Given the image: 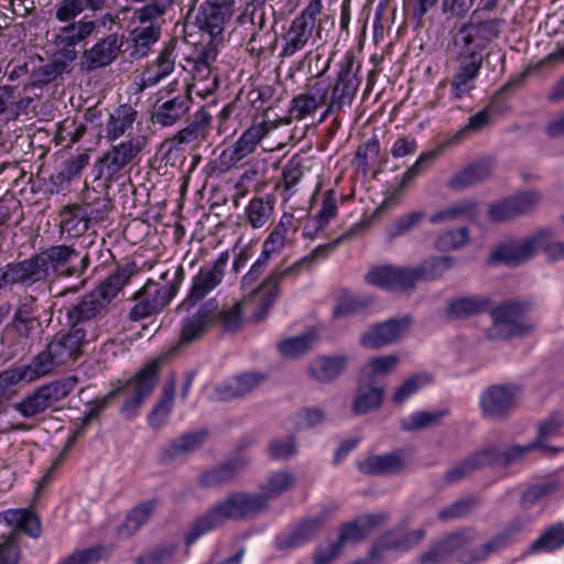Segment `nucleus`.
Instances as JSON below:
<instances>
[{"label": "nucleus", "instance_id": "nucleus-21", "mask_svg": "<svg viewBox=\"0 0 564 564\" xmlns=\"http://www.w3.org/2000/svg\"><path fill=\"white\" fill-rule=\"evenodd\" d=\"M141 150L142 142L139 139H129L112 145L96 162V178H104L107 182L117 180L118 174L133 161Z\"/></svg>", "mask_w": 564, "mask_h": 564}, {"label": "nucleus", "instance_id": "nucleus-20", "mask_svg": "<svg viewBox=\"0 0 564 564\" xmlns=\"http://www.w3.org/2000/svg\"><path fill=\"white\" fill-rule=\"evenodd\" d=\"M261 283L257 288L250 290L249 294L241 301L236 302L234 305L228 307H219L217 302V316L215 317L214 324H219L225 332L235 333L241 328L242 325V310L251 311V318L254 322L263 321L272 307H268L263 315L258 314L262 310V292L260 291Z\"/></svg>", "mask_w": 564, "mask_h": 564}, {"label": "nucleus", "instance_id": "nucleus-3", "mask_svg": "<svg viewBox=\"0 0 564 564\" xmlns=\"http://www.w3.org/2000/svg\"><path fill=\"white\" fill-rule=\"evenodd\" d=\"M161 365V358L150 361L124 383L118 386L104 397L87 403L88 411L86 414L93 420H96L117 394L124 392L127 393V398L120 408V414L127 420L134 417L139 408L154 391L158 384Z\"/></svg>", "mask_w": 564, "mask_h": 564}, {"label": "nucleus", "instance_id": "nucleus-23", "mask_svg": "<svg viewBox=\"0 0 564 564\" xmlns=\"http://www.w3.org/2000/svg\"><path fill=\"white\" fill-rule=\"evenodd\" d=\"M124 36L110 33L99 39L93 46L85 50L80 57L79 68L84 73H93L111 65L122 52Z\"/></svg>", "mask_w": 564, "mask_h": 564}, {"label": "nucleus", "instance_id": "nucleus-36", "mask_svg": "<svg viewBox=\"0 0 564 564\" xmlns=\"http://www.w3.org/2000/svg\"><path fill=\"white\" fill-rule=\"evenodd\" d=\"M61 58L54 57L45 65L39 66L31 72V85L43 87L62 76L67 72L69 63L74 62L77 57L76 46H61Z\"/></svg>", "mask_w": 564, "mask_h": 564}, {"label": "nucleus", "instance_id": "nucleus-42", "mask_svg": "<svg viewBox=\"0 0 564 564\" xmlns=\"http://www.w3.org/2000/svg\"><path fill=\"white\" fill-rule=\"evenodd\" d=\"M437 156V150H432L422 153L415 163L409 167L397 185H391L387 191V197L384 198L381 207H388L395 204L399 195L410 185V183L421 175L426 166L431 164Z\"/></svg>", "mask_w": 564, "mask_h": 564}, {"label": "nucleus", "instance_id": "nucleus-50", "mask_svg": "<svg viewBox=\"0 0 564 564\" xmlns=\"http://www.w3.org/2000/svg\"><path fill=\"white\" fill-rule=\"evenodd\" d=\"M488 300L480 296H460L453 299L446 308V314L452 319H465L486 311Z\"/></svg>", "mask_w": 564, "mask_h": 564}, {"label": "nucleus", "instance_id": "nucleus-44", "mask_svg": "<svg viewBox=\"0 0 564 564\" xmlns=\"http://www.w3.org/2000/svg\"><path fill=\"white\" fill-rule=\"evenodd\" d=\"M175 66V61L172 58V52L163 50L159 57L151 64L147 65L140 75L139 91L158 85L161 80L167 77Z\"/></svg>", "mask_w": 564, "mask_h": 564}, {"label": "nucleus", "instance_id": "nucleus-16", "mask_svg": "<svg viewBox=\"0 0 564 564\" xmlns=\"http://www.w3.org/2000/svg\"><path fill=\"white\" fill-rule=\"evenodd\" d=\"M530 69H525L519 75L510 78L501 86L490 98L488 105L477 113L468 118L467 123L457 132L454 139H462L470 133H478L490 127L494 122L492 116L503 113L509 110V106L502 101L503 96L514 94L527 79Z\"/></svg>", "mask_w": 564, "mask_h": 564}, {"label": "nucleus", "instance_id": "nucleus-61", "mask_svg": "<svg viewBox=\"0 0 564 564\" xmlns=\"http://www.w3.org/2000/svg\"><path fill=\"white\" fill-rule=\"evenodd\" d=\"M174 394L175 388L173 383L163 388L158 404L154 405L148 417L149 424L153 429H160L167 422L173 406Z\"/></svg>", "mask_w": 564, "mask_h": 564}, {"label": "nucleus", "instance_id": "nucleus-38", "mask_svg": "<svg viewBox=\"0 0 564 564\" xmlns=\"http://www.w3.org/2000/svg\"><path fill=\"white\" fill-rule=\"evenodd\" d=\"M367 535L357 519L344 523L340 527L337 542L330 543L328 546H319L316 550L315 562L317 564H327L339 554L344 544L361 541Z\"/></svg>", "mask_w": 564, "mask_h": 564}, {"label": "nucleus", "instance_id": "nucleus-34", "mask_svg": "<svg viewBox=\"0 0 564 564\" xmlns=\"http://www.w3.org/2000/svg\"><path fill=\"white\" fill-rule=\"evenodd\" d=\"M366 279L368 283L387 290L414 289L412 270L409 267H377L367 273Z\"/></svg>", "mask_w": 564, "mask_h": 564}, {"label": "nucleus", "instance_id": "nucleus-30", "mask_svg": "<svg viewBox=\"0 0 564 564\" xmlns=\"http://www.w3.org/2000/svg\"><path fill=\"white\" fill-rule=\"evenodd\" d=\"M540 195L536 192L520 193L491 204L488 210V218L495 223L511 220L530 213L538 205Z\"/></svg>", "mask_w": 564, "mask_h": 564}, {"label": "nucleus", "instance_id": "nucleus-47", "mask_svg": "<svg viewBox=\"0 0 564 564\" xmlns=\"http://www.w3.org/2000/svg\"><path fill=\"white\" fill-rule=\"evenodd\" d=\"M220 282L221 279L219 274H214L207 269L202 268L194 276L189 293L181 304V308H191L213 291Z\"/></svg>", "mask_w": 564, "mask_h": 564}, {"label": "nucleus", "instance_id": "nucleus-15", "mask_svg": "<svg viewBox=\"0 0 564 564\" xmlns=\"http://www.w3.org/2000/svg\"><path fill=\"white\" fill-rule=\"evenodd\" d=\"M0 519L12 528L8 538L0 544V564H19V532H23L31 538H39L41 534L40 519L34 512L25 508L6 510L0 513Z\"/></svg>", "mask_w": 564, "mask_h": 564}, {"label": "nucleus", "instance_id": "nucleus-35", "mask_svg": "<svg viewBox=\"0 0 564 564\" xmlns=\"http://www.w3.org/2000/svg\"><path fill=\"white\" fill-rule=\"evenodd\" d=\"M267 130L263 124H253L228 149L224 150L220 160L224 165L234 166L251 154L264 138Z\"/></svg>", "mask_w": 564, "mask_h": 564}, {"label": "nucleus", "instance_id": "nucleus-37", "mask_svg": "<svg viewBox=\"0 0 564 564\" xmlns=\"http://www.w3.org/2000/svg\"><path fill=\"white\" fill-rule=\"evenodd\" d=\"M348 364L347 355H322L311 362L308 375L319 383H330L345 372Z\"/></svg>", "mask_w": 564, "mask_h": 564}, {"label": "nucleus", "instance_id": "nucleus-19", "mask_svg": "<svg viewBox=\"0 0 564 564\" xmlns=\"http://www.w3.org/2000/svg\"><path fill=\"white\" fill-rule=\"evenodd\" d=\"M323 10L322 0H310L302 12L292 21L289 30L283 35L284 46L281 56H293L303 50L316 26L317 18Z\"/></svg>", "mask_w": 564, "mask_h": 564}, {"label": "nucleus", "instance_id": "nucleus-41", "mask_svg": "<svg viewBox=\"0 0 564 564\" xmlns=\"http://www.w3.org/2000/svg\"><path fill=\"white\" fill-rule=\"evenodd\" d=\"M492 164L488 160L476 161L462 171L455 173L447 182V187L462 191L488 180L491 175Z\"/></svg>", "mask_w": 564, "mask_h": 564}, {"label": "nucleus", "instance_id": "nucleus-8", "mask_svg": "<svg viewBox=\"0 0 564 564\" xmlns=\"http://www.w3.org/2000/svg\"><path fill=\"white\" fill-rule=\"evenodd\" d=\"M360 231V225H355L336 239L319 245L312 252L286 268H275L261 282L260 291L262 292V310L258 314L263 315L268 307H272L280 296V284L285 279H295L304 269H308L316 260L327 258L340 243L348 241Z\"/></svg>", "mask_w": 564, "mask_h": 564}, {"label": "nucleus", "instance_id": "nucleus-59", "mask_svg": "<svg viewBox=\"0 0 564 564\" xmlns=\"http://www.w3.org/2000/svg\"><path fill=\"white\" fill-rule=\"evenodd\" d=\"M564 425V419L562 414L554 413L552 414L545 422H543L539 426L538 438L534 442L527 444L525 446H530L535 444V446L529 452L531 453L534 449H541L545 453H557L558 448L554 446L544 445L543 441L546 438H551L556 436L560 433L561 427Z\"/></svg>", "mask_w": 564, "mask_h": 564}, {"label": "nucleus", "instance_id": "nucleus-12", "mask_svg": "<svg viewBox=\"0 0 564 564\" xmlns=\"http://www.w3.org/2000/svg\"><path fill=\"white\" fill-rule=\"evenodd\" d=\"M170 271L164 272L161 278L166 281L165 285L149 280L133 296L137 303L129 312L131 321H141L161 312L175 296L180 284L184 279V269L178 265L172 273V280L167 281Z\"/></svg>", "mask_w": 564, "mask_h": 564}, {"label": "nucleus", "instance_id": "nucleus-32", "mask_svg": "<svg viewBox=\"0 0 564 564\" xmlns=\"http://www.w3.org/2000/svg\"><path fill=\"white\" fill-rule=\"evenodd\" d=\"M327 87L323 82L306 85V90L294 96L290 102L289 116L293 120H304L313 115L327 99Z\"/></svg>", "mask_w": 564, "mask_h": 564}, {"label": "nucleus", "instance_id": "nucleus-9", "mask_svg": "<svg viewBox=\"0 0 564 564\" xmlns=\"http://www.w3.org/2000/svg\"><path fill=\"white\" fill-rule=\"evenodd\" d=\"M543 250L550 261L564 259V241L555 240L551 228H542L531 236L499 246L491 252L494 262L506 263L514 267L532 258L538 251Z\"/></svg>", "mask_w": 564, "mask_h": 564}, {"label": "nucleus", "instance_id": "nucleus-63", "mask_svg": "<svg viewBox=\"0 0 564 564\" xmlns=\"http://www.w3.org/2000/svg\"><path fill=\"white\" fill-rule=\"evenodd\" d=\"M293 215L283 214L278 225L263 241V246H265V252L279 253L284 248L288 240V232L293 227Z\"/></svg>", "mask_w": 564, "mask_h": 564}, {"label": "nucleus", "instance_id": "nucleus-54", "mask_svg": "<svg viewBox=\"0 0 564 564\" xmlns=\"http://www.w3.org/2000/svg\"><path fill=\"white\" fill-rule=\"evenodd\" d=\"M477 214V204L473 200L456 202L436 213L429 221L433 225L456 221L467 217H474Z\"/></svg>", "mask_w": 564, "mask_h": 564}, {"label": "nucleus", "instance_id": "nucleus-60", "mask_svg": "<svg viewBox=\"0 0 564 564\" xmlns=\"http://www.w3.org/2000/svg\"><path fill=\"white\" fill-rule=\"evenodd\" d=\"M155 508V500H148L134 507L127 514L126 521L120 528V534H133L150 519Z\"/></svg>", "mask_w": 564, "mask_h": 564}, {"label": "nucleus", "instance_id": "nucleus-31", "mask_svg": "<svg viewBox=\"0 0 564 564\" xmlns=\"http://www.w3.org/2000/svg\"><path fill=\"white\" fill-rule=\"evenodd\" d=\"M192 105L193 98L188 90L169 99L160 97L153 106L151 120L154 124L171 127L189 111Z\"/></svg>", "mask_w": 564, "mask_h": 564}, {"label": "nucleus", "instance_id": "nucleus-58", "mask_svg": "<svg viewBox=\"0 0 564 564\" xmlns=\"http://www.w3.org/2000/svg\"><path fill=\"white\" fill-rule=\"evenodd\" d=\"M564 546V523L556 522L547 527L543 533L531 543V553L552 552Z\"/></svg>", "mask_w": 564, "mask_h": 564}, {"label": "nucleus", "instance_id": "nucleus-6", "mask_svg": "<svg viewBox=\"0 0 564 564\" xmlns=\"http://www.w3.org/2000/svg\"><path fill=\"white\" fill-rule=\"evenodd\" d=\"M394 355L376 357L365 364L358 376V384L351 411L365 415L380 408L386 392V376L397 366Z\"/></svg>", "mask_w": 564, "mask_h": 564}, {"label": "nucleus", "instance_id": "nucleus-17", "mask_svg": "<svg viewBox=\"0 0 564 564\" xmlns=\"http://www.w3.org/2000/svg\"><path fill=\"white\" fill-rule=\"evenodd\" d=\"M76 384L75 378L52 381L35 389L13 409L25 419H33L66 398Z\"/></svg>", "mask_w": 564, "mask_h": 564}, {"label": "nucleus", "instance_id": "nucleus-26", "mask_svg": "<svg viewBox=\"0 0 564 564\" xmlns=\"http://www.w3.org/2000/svg\"><path fill=\"white\" fill-rule=\"evenodd\" d=\"M327 519V512L323 511L301 520L276 536V547L279 550H291L312 541L322 530Z\"/></svg>", "mask_w": 564, "mask_h": 564}, {"label": "nucleus", "instance_id": "nucleus-45", "mask_svg": "<svg viewBox=\"0 0 564 564\" xmlns=\"http://www.w3.org/2000/svg\"><path fill=\"white\" fill-rule=\"evenodd\" d=\"M456 263L453 256H440L426 258L420 265L411 268L413 284L420 281H434L451 270Z\"/></svg>", "mask_w": 564, "mask_h": 564}, {"label": "nucleus", "instance_id": "nucleus-52", "mask_svg": "<svg viewBox=\"0 0 564 564\" xmlns=\"http://www.w3.org/2000/svg\"><path fill=\"white\" fill-rule=\"evenodd\" d=\"M133 50L131 56L141 58L148 55L151 46L156 43L161 36V25H139L131 33Z\"/></svg>", "mask_w": 564, "mask_h": 564}, {"label": "nucleus", "instance_id": "nucleus-10", "mask_svg": "<svg viewBox=\"0 0 564 564\" xmlns=\"http://www.w3.org/2000/svg\"><path fill=\"white\" fill-rule=\"evenodd\" d=\"M535 446L499 447L491 445L473 453L444 474V482L455 484L485 467L508 468L520 463Z\"/></svg>", "mask_w": 564, "mask_h": 564}, {"label": "nucleus", "instance_id": "nucleus-51", "mask_svg": "<svg viewBox=\"0 0 564 564\" xmlns=\"http://www.w3.org/2000/svg\"><path fill=\"white\" fill-rule=\"evenodd\" d=\"M451 414L448 408L427 411H417L403 419L400 427L406 432H416L430 426H437Z\"/></svg>", "mask_w": 564, "mask_h": 564}, {"label": "nucleus", "instance_id": "nucleus-14", "mask_svg": "<svg viewBox=\"0 0 564 564\" xmlns=\"http://www.w3.org/2000/svg\"><path fill=\"white\" fill-rule=\"evenodd\" d=\"M361 63L356 59L354 52L348 51L339 64V70L333 84L326 85L328 112H341L350 108L360 86L358 76Z\"/></svg>", "mask_w": 564, "mask_h": 564}, {"label": "nucleus", "instance_id": "nucleus-53", "mask_svg": "<svg viewBox=\"0 0 564 564\" xmlns=\"http://www.w3.org/2000/svg\"><path fill=\"white\" fill-rule=\"evenodd\" d=\"M91 225L87 208L83 204L66 206L62 212V227L74 236L86 232Z\"/></svg>", "mask_w": 564, "mask_h": 564}, {"label": "nucleus", "instance_id": "nucleus-5", "mask_svg": "<svg viewBox=\"0 0 564 564\" xmlns=\"http://www.w3.org/2000/svg\"><path fill=\"white\" fill-rule=\"evenodd\" d=\"M110 9V0H58L54 4V18L66 23L58 31L55 42L58 46H76L97 31V22L86 18L76 19L86 10L96 14Z\"/></svg>", "mask_w": 564, "mask_h": 564}, {"label": "nucleus", "instance_id": "nucleus-11", "mask_svg": "<svg viewBox=\"0 0 564 564\" xmlns=\"http://www.w3.org/2000/svg\"><path fill=\"white\" fill-rule=\"evenodd\" d=\"M43 333L40 305L33 295L19 300L9 323L0 332V345L14 354L15 348L32 343Z\"/></svg>", "mask_w": 564, "mask_h": 564}, {"label": "nucleus", "instance_id": "nucleus-57", "mask_svg": "<svg viewBox=\"0 0 564 564\" xmlns=\"http://www.w3.org/2000/svg\"><path fill=\"white\" fill-rule=\"evenodd\" d=\"M58 366L62 365L57 362L55 355H53V350L47 344L43 350L32 358L29 365H23L22 367L31 382L52 372Z\"/></svg>", "mask_w": 564, "mask_h": 564}, {"label": "nucleus", "instance_id": "nucleus-22", "mask_svg": "<svg viewBox=\"0 0 564 564\" xmlns=\"http://www.w3.org/2000/svg\"><path fill=\"white\" fill-rule=\"evenodd\" d=\"M520 389L516 384L499 383L487 387L479 397V405L484 417L500 420L516 406Z\"/></svg>", "mask_w": 564, "mask_h": 564}, {"label": "nucleus", "instance_id": "nucleus-64", "mask_svg": "<svg viewBox=\"0 0 564 564\" xmlns=\"http://www.w3.org/2000/svg\"><path fill=\"white\" fill-rule=\"evenodd\" d=\"M425 214L422 210L412 212L397 217L386 229V236L389 241L397 237L408 235L414 227L420 225Z\"/></svg>", "mask_w": 564, "mask_h": 564}, {"label": "nucleus", "instance_id": "nucleus-46", "mask_svg": "<svg viewBox=\"0 0 564 564\" xmlns=\"http://www.w3.org/2000/svg\"><path fill=\"white\" fill-rule=\"evenodd\" d=\"M404 468L403 459L395 453L373 455L358 464V469L365 475L398 474Z\"/></svg>", "mask_w": 564, "mask_h": 564}, {"label": "nucleus", "instance_id": "nucleus-39", "mask_svg": "<svg viewBox=\"0 0 564 564\" xmlns=\"http://www.w3.org/2000/svg\"><path fill=\"white\" fill-rule=\"evenodd\" d=\"M232 15L224 12L210 3L202 2L196 15V24L202 32L207 33L214 42H223L225 25Z\"/></svg>", "mask_w": 564, "mask_h": 564}, {"label": "nucleus", "instance_id": "nucleus-33", "mask_svg": "<svg viewBox=\"0 0 564 564\" xmlns=\"http://www.w3.org/2000/svg\"><path fill=\"white\" fill-rule=\"evenodd\" d=\"M265 379L267 375L259 371H249L232 376L216 384L215 393L220 401L242 398L262 384Z\"/></svg>", "mask_w": 564, "mask_h": 564}, {"label": "nucleus", "instance_id": "nucleus-13", "mask_svg": "<svg viewBox=\"0 0 564 564\" xmlns=\"http://www.w3.org/2000/svg\"><path fill=\"white\" fill-rule=\"evenodd\" d=\"M530 305L524 302L508 301L491 311L492 324L487 330L491 340H506L512 337H525L535 330V325L525 319Z\"/></svg>", "mask_w": 564, "mask_h": 564}, {"label": "nucleus", "instance_id": "nucleus-25", "mask_svg": "<svg viewBox=\"0 0 564 564\" xmlns=\"http://www.w3.org/2000/svg\"><path fill=\"white\" fill-rule=\"evenodd\" d=\"M424 538V529H416L409 532L401 528L389 530L375 541L369 551V557L371 560H381L384 553L390 551H409L420 544Z\"/></svg>", "mask_w": 564, "mask_h": 564}, {"label": "nucleus", "instance_id": "nucleus-2", "mask_svg": "<svg viewBox=\"0 0 564 564\" xmlns=\"http://www.w3.org/2000/svg\"><path fill=\"white\" fill-rule=\"evenodd\" d=\"M90 264L89 253L69 245H55L30 258L8 263L4 281L31 285L53 279L82 278Z\"/></svg>", "mask_w": 564, "mask_h": 564}, {"label": "nucleus", "instance_id": "nucleus-27", "mask_svg": "<svg viewBox=\"0 0 564 564\" xmlns=\"http://www.w3.org/2000/svg\"><path fill=\"white\" fill-rule=\"evenodd\" d=\"M411 324L412 319L409 316L384 321L365 333L360 338V344L369 349L391 345L404 336Z\"/></svg>", "mask_w": 564, "mask_h": 564}, {"label": "nucleus", "instance_id": "nucleus-62", "mask_svg": "<svg viewBox=\"0 0 564 564\" xmlns=\"http://www.w3.org/2000/svg\"><path fill=\"white\" fill-rule=\"evenodd\" d=\"M294 482V476L288 471H278L268 477L259 486L261 497H265V503L270 499L279 497Z\"/></svg>", "mask_w": 564, "mask_h": 564}, {"label": "nucleus", "instance_id": "nucleus-24", "mask_svg": "<svg viewBox=\"0 0 564 564\" xmlns=\"http://www.w3.org/2000/svg\"><path fill=\"white\" fill-rule=\"evenodd\" d=\"M274 15V8L268 3V0H247L242 12L237 17V23L240 25L250 24L252 32L247 42V51L260 57L264 54V46L258 44V40H261L262 35L260 32L267 26L268 15Z\"/></svg>", "mask_w": 564, "mask_h": 564}, {"label": "nucleus", "instance_id": "nucleus-4", "mask_svg": "<svg viewBox=\"0 0 564 564\" xmlns=\"http://www.w3.org/2000/svg\"><path fill=\"white\" fill-rule=\"evenodd\" d=\"M161 365V358L150 361L124 383L118 386L104 397L87 403L88 411L86 414L93 420H96L117 394L124 392L127 393V398L120 408V414L127 420L134 417L139 408L154 391L158 384Z\"/></svg>", "mask_w": 564, "mask_h": 564}, {"label": "nucleus", "instance_id": "nucleus-40", "mask_svg": "<svg viewBox=\"0 0 564 564\" xmlns=\"http://www.w3.org/2000/svg\"><path fill=\"white\" fill-rule=\"evenodd\" d=\"M232 15L224 12L210 3L202 2L196 15V24L202 32L207 33L214 42H223L225 25Z\"/></svg>", "mask_w": 564, "mask_h": 564}, {"label": "nucleus", "instance_id": "nucleus-48", "mask_svg": "<svg viewBox=\"0 0 564 564\" xmlns=\"http://www.w3.org/2000/svg\"><path fill=\"white\" fill-rule=\"evenodd\" d=\"M207 432L204 430L182 434L174 438L163 448L169 459H175L198 449L207 440Z\"/></svg>", "mask_w": 564, "mask_h": 564}, {"label": "nucleus", "instance_id": "nucleus-29", "mask_svg": "<svg viewBox=\"0 0 564 564\" xmlns=\"http://www.w3.org/2000/svg\"><path fill=\"white\" fill-rule=\"evenodd\" d=\"M482 65V55L480 52L470 51L462 54L459 66L451 80V97L460 99L475 88V80Z\"/></svg>", "mask_w": 564, "mask_h": 564}, {"label": "nucleus", "instance_id": "nucleus-43", "mask_svg": "<svg viewBox=\"0 0 564 564\" xmlns=\"http://www.w3.org/2000/svg\"><path fill=\"white\" fill-rule=\"evenodd\" d=\"M212 128V115L203 107L188 120L186 127L180 130L174 140L178 144H189L207 139Z\"/></svg>", "mask_w": 564, "mask_h": 564}, {"label": "nucleus", "instance_id": "nucleus-55", "mask_svg": "<svg viewBox=\"0 0 564 564\" xmlns=\"http://www.w3.org/2000/svg\"><path fill=\"white\" fill-rule=\"evenodd\" d=\"M172 0H152L133 10V21L140 25H161L163 17L172 6Z\"/></svg>", "mask_w": 564, "mask_h": 564}, {"label": "nucleus", "instance_id": "nucleus-7", "mask_svg": "<svg viewBox=\"0 0 564 564\" xmlns=\"http://www.w3.org/2000/svg\"><path fill=\"white\" fill-rule=\"evenodd\" d=\"M474 540L475 539L469 531L449 534L433 543L424 553H422L420 555V563L441 564L451 556H456L463 564H478L485 561L491 553L502 550L499 545V540H495V538L490 539L479 547L468 550Z\"/></svg>", "mask_w": 564, "mask_h": 564}, {"label": "nucleus", "instance_id": "nucleus-56", "mask_svg": "<svg viewBox=\"0 0 564 564\" xmlns=\"http://www.w3.org/2000/svg\"><path fill=\"white\" fill-rule=\"evenodd\" d=\"M137 111L129 105L119 106L113 113L109 116L106 124V137L109 140L120 138L127 129L132 127L135 120Z\"/></svg>", "mask_w": 564, "mask_h": 564}, {"label": "nucleus", "instance_id": "nucleus-49", "mask_svg": "<svg viewBox=\"0 0 564 564\" xmlns=\"http://www.w3.org/2000/svg\"><path fill=\"white\" fill-rule=\"evenodd\" d=\"M247 465L245 459H234L204 473L199 478L203 487H217L231 481Z\"/></svg>", "mask_w": 564, "mask_h": 564}, {"label": "nucleus", "instance_id": "nucleus-1", "mask_svg": "<svg viewBox=\"0 0 564 564\" xmlns=\"http://www.w3.org/2000/svg\"><path fill=\"white\" fill-rule=\"evenodd\" d=\"M135 273L134 262L118 267L97 286L65 307L66 325L69 329L48 343L57 362L67 365L83 355V347L87 341V326L109 314L115 299Z\"/></svg>", "mask_w": 564, "mask_h": 564}, {"label": "nucleus", "instance_id": "nucleus-28", "mask_svg": "<svg viewBox=\"0 0 564 564\" xmlns=\"http://www.w3.org/2000/svg\"><path fill=\"white\" fill-rule=\"evenodd\" d=\"M217 300L210 299L203 303L196 312L183 319L180 345H189L200 339L215 322Z\"/></svg>", "mask_w": 564, "mask_h": 564}, {"label": "nucleus", "instance_id": "nucleus-18", "mask_svg": "<svg viewBox=\"0 0 564 564\" xmlns=\"http://www.w3.org/2000/svg\"><path fill=\"white\" fill-rule=\"evenodd\" d=\"M227 520H242L239 492H234L200 514L189 527L184 541L187 545L221 527Z\"/></svg>", "mask_w": 564, "mask_h": 564}]
</instances>
